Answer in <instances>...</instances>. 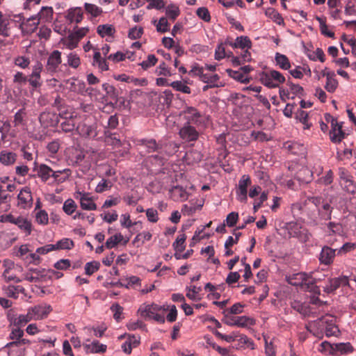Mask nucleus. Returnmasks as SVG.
<instances>
[{
	"label": "nucleus",
	"instance_id": "obj_1",
	"mask_svg": "<svg viewBox=\"0 0 356 356\" xmlns=\"http://www.w3.org/2000/svg\"><path fill=\"white\" fill-rule=\"evenodd\" d=\"M305 205V214L309 225L316 226L331 219L334 208L330 200H325L321 195L308 196Z\"/></svg>",
	"mask_w": 356,
	"mask_h": 356
},
{
	"label": "nucleus",
	"instance_id": "obj_2",
	"mask_svg": "<svg viewBox=\"0 0 356 356\" xmlns=\"http://www.w3.org/2000/svg\"><path fill=\"white\" fill-rule=\"evenodd\" d=\"M321 279L316 273L307 274L306 273H297L288 277V282L293 286H299L302 289L312 292L314 294L320 293V289L316 285Z\"/></svg>",
	"mask_w": 356,
	"mask_h": 356
},
{
	"label": "nucleus",
	"instance_id": "obj_3",
	"mask_svg": "<svg viewBox=\"0 0 356 356\" xmlns=\"http://www.w3.org/2000/svg\"><path fill=\"white\" fill-rule=\"evenodd\" d=\"M136 144L144 147L149 153L154 152H158V154L152 156V161H155L159 165H163L165 163L166 160L165 157L163 155H160L161 140L156 143L154 139L142 138L137 139Z\"/></svg>",
	"mask_w": 356,
	"mask_h": 356
},
{
	"label": "nucleus",
	"instance_id": "obj_4",
	"mask_svg": "<svg viewBox=\"0 0 356 356\" xmlns=\"http://www.w3.org/2000/svg\"><path fill=\"white\" fill-rule=\"evenodd\" d=\"M261 82L269 88H278L280 84L285 82L286 79L280 72L275 70H269L264 72L260 75Z\"/></svg>",
	"mask_w": 356,
	"mask_h": 356
},
{
	"label": "nucleus",
	"instance_id": "obj_5",
	"mask_svg": "<svg viewBox=\"0 0 356 356\" xmlns=\"http://www.w3.org/2000/svg\"><path fill=\"white\" fill-rule=\"evenodd\" d=\"M182 115L185 120L184 124L195 126L197 128L203 127L205 124L206 121L204 116L194 107H186L182 111Z\"/></svg>",
	"mask_w": 356,
	"mask_h": 356
},
{
	"label": "nucleus",
	"instance_id": "obj_6",
	"mask_svg": "<svg viewBox=\"0 0 356 356\" xmlns=\"http://www.w3.org/2000/svg\"><path fill=\"white\" fill-rule=\"evenodd\" d=\"M314 325L323 331L327 337L337 336L339 330L335 324V319L331 316H325L314 321Z\"/></svg>",
	"mask_w": 356,
	"mask_h": 356
},
{
	"label": "nucleus",
	"instance_id": "obj_7",
	"mask_svg": "<svg viewBox=\"0 0 356 356\" xmlns=\"http://www.w3.org/2000/svg\"><path fill=\"white\" fill-rule=\"evenodd\" d=\"M16 257L20 258L25 264L38 265L41 262L40 257L30 250L29 244L21 245L15 254Z\"/></svg>",
	"mask_w": 356,
	"mask_h": 356
},
{
	"label": "nucleus",
	"instance_id": "obj_8",
	"mask_svg": "<svg viewBox=\"0 0 356 356\" xmlns=\"http://www.w3.org/2000/svg\"><path fill=\"white\" fill-rule=\"evenodd\" d=\"M178 134L180 138L186 143L195 142L200 136L199 128L186 124H183L179 128Z\"/></svg>",
	"mask_w": 356,
	"mask_h": 356
},
{
	"label": "nucleus",
	"instance_id": "obj_9",
	"mask_svg": "<svg viewBox=\"0 0 356 356\" xmlns=\"http://www.w3.org/2000/svg\"><path fill=\"white\" fill-rule=\"evenodd\" d=\"M30 341L28 339H22V340L15 341L8 343L6 348H8V356H25L26 355V345L29 344Z\"/></svg>",
	"mask_w": 356,
	"mask_h": 356
},
{
	"label": "nucleus",
	"instance_id": "obj_10",
	"mask_svg": "<svg viewBox=\"0 0 356 356\" xmlns=\"http://www.w3.org/2000/svg\"><path fill=\"white\" fill-rule=\"evenodd\" d=\"M65 86L67 90L81 95H90L92 90V88H87L83 81L74 78L67 79L65 81Z\"/></svg>",
	"mask_w": 356,
	"mask_h": 356
},
{
	"label": "nucleus",
	"instance_id": "obj_11",
	"mask_svg": "<svg viewBox=\"0 0 356 356\" xmlns=\"http://www.w3.org/2000/svg\"><path fill=\"white\" fill-rule=\"evenodd\" d=\"M350 286L349 280L347 276H342L329 279L323 286V291L326 293L334 292L339 287Z\"/></svg>",
	"mask_w": 356,
	"mask_h": 356
},
{
	"label": "nucleus",
	"instance_id": "obj_12",
	"mask_svg": "<svg viewBox=\"0 0 356 356\" xmlns=\"http://www.w3.org/2000/svg\"><path fill=\"white\" fill-rule=\"evenodd\" d=\"M54 14L53 8L51 6H43L41 8L40 12L33 16L29 22H33L32 29H36L40 22H50L52 19Z\"/></svg>",
	"mask_w": 356,
	"mask_h": 356
},
{
	"label": "nucleus",
	"instance_id": "obj_13",
	"mask_svg": "<svg viewBox=\"0 0 356 356\" xmlns=\"http://www.w3.org/2000/svg\"><path fill=\"white\" fill-rule=\"evenodd\" d=\"M61 62V52L58 50L53 51L47 58L46 71L50 74L56 72Z\"/></svg>",
	"mask_w": 356,
	"mask_h": 356
},
{
	"label": "nucleus",
	"instance_id": "obj_14",
	"mask_svg": "<svg viewBox=\"0 0 356 356\" xmlns=\"http://www.w3.org/2000/svg\"><path fill=\"white\" fill-rule=\"evenodd\" d=\"M251 180L248 175H244L238 181L236 189L237 199L241 202L247 201L248 187L250 185Z\"/></svg>",
	"mask_w": 356,
	"mask_h": 356
},
{
	"label": "nucleus",
	"instance_id": "obj_15",
	"mask_svg": "<svg viewBox=\"0 0 356 356\" xmlns=\"http://www.w3.org/2000/svg\"><path fill=\"white\" fill-rule=\"evenodd\" d=\"M65 19L70 24H79L83 18V10L81 7H72L65 12Z\"/></svg>",
	"mask_w": 356,
	"mask_h": 356
},
{
	"label": "nucleus",
	"instance_id": "obj_16",
	"mask_svg": "<svg viewBox=\"0 0 356 356\" xmlns=\"http://www.w3.org/2000/svg\"><path fill=\"white\" fill-rule=\"evenodd\" d=\"M331 127L332 129L330 131L331 141L334 143H340L345 136L341 123H339L336 119H332Z\"/></svg>",
	"mask_w": 356,
	"mask_h": 356
},
{
	"label": "nucleus",
	"instance_id": "obj_17",
	"mask_svg": "<svg viewBox=\"0 0 356 356\" xmlns=\"http://www.w3.org/2000/svg\"><path fill=\"white\" fill-rule=\"evenodd\" d=\"M76 198L80 201L81 207L86 211H95L97 209V205L94 202L89 193L85 192H78Z\"/></svg>",
	"mask_w": 356,
	"mask_h": 356
},
{
	"label": "nucleus",
	"instance_id": "obj_18",
	"mask_svg": "<svg viewBox=\"0 0 356 356\" xmlns=\"http://www.w3.org/2000/svg\"><path fill=\"white\" fill-rule=\"evenodd\" d=\"M43 70V65L41 63L37 62L32 68V72L29 76V83L33 88L41 86L40 74Z\"/></svg>",
	"mask_w": 356,
	"mask_h": 356
},
{
	"label": "nucleus",
	"instance_id": "obj_19",
	"mask_svg": "<svg viewBox=\"0 0 356 356\" xmlns=\"http://www.w3.org/2000/svg\"><path fill=\"white\" fill-rule=\"evenodd\" d=\"M18 205L22 209L30 207L33 203V197L29 188H23L17 195Z\"/></svg>",
	"mask_w": 356,
	"mask_h": 356
},
{
	"label": "nucleus",
	"instance_id": "obj_20",
	"mask_svg": "<svg viewBox=\"0 0 356 356\" xmlns=\"http://www.w3.org/2000/svg\"><path fill=\"white\" fill-rule=\"evenodd\" d=\"M179 148V145L175 141L166 139L161 140L160 155L170 156L175 154Z\"/></svg>",
	"mask_w": 356,
	"mask_h": 356
},
{
	"label": "nucleus",
	"instance_id": "obj_21",
	"mask_svg": "<svg viewBox=\"0 0 356 356\" xmlns=\"http://www.w3.org/2000/svg\"><path fill=\"white\" fill-rule=\"evenodd\" d=\"M168 309V307H165V305L159 306L156 304H152L140 307L138 311L142 316L151 319L156 313L161 310L167 311Z\"/></svg>",
	"mask_w": 356,
	"mask_h": 356
},
{
	"label": "nucleus",
	"instance_id": "obj_22",
	"mask_svg": "<svg viewBox=\"0 0 356 356\" xmlns=\"http://www.w3.org/2000/svg\"><path fill=\"white\" fill-rule=\"evenodd\" d=\"M336 255H337V249H332L329 246L325 245L322 248L319 255V261L321 264L330 265L333 262L334 258Z\"/></svg>",
	"mask_w": 356,
	"mask_h": 356
},
{
	"label": "nucleus",
	"instance_id": "obj_23",
	"mask_svg": "<svg viewBox=\"0 0 356 356\" xmlns=\"http://www.w3.org/2000/svg\"><path fill=\"white\" fill-rule=\"evenodd\" d=\"M31 308L35 316V321L46 318L52 311L51 307L47 304L37 305L31 307Z\"/></svg>",
	"mask_w": 356,
	"mask_h": 356
},
{
	"label": "nucleus",
	"instance_id": "obj_24",
	"mask_svg": "<svg viewBox=\"0 0 356 356\" xmlns=\"http://www.w3.org/2000/svg\"><path fill=\"white\" fill-rule=\"evenodd\" d=\"M323 75L325 76L327 79L325 88L329 92H334L338 86V81L335 79L334 72L328 71L327 69L325 68L323 71Z\"/></svg>",
	"mask_w": 356,
	"mask_h": 356
},
{
	"label": "nucleus",
	"instance_id": "obj_25",
	"mask_svg": "<svg viewBox=\"0 0 356 356\" xmlns=\"http://www.w3.org/2000/svg\"><path fill=\"white\" fill-rule=\"evenodd\" d=\"M76 130L78 133L83 137L95 138L97 135L95 124L81 123L77 126Z\"/></svg>",
	"mask_w": 356,
	"mask_h": 356
},
{
	"label": "nucleus",
	"instance_id": "obj_26",
	"mask_svg": "<svg viewBox=\"0 0 356 356\" xmlns=\"http://www.w3.org/2000/svg\"><path fill=\"white\" fill-rule=\"evenodd\" d=\"M233 320L232 323H227V325L239 327H248L255 324L254 319L247 316H236Z\"/></svg>",
	"mask_w": 356,
	"mask_h": 356
},
{
	"label": "nucleus",
	"instance_id": "obj_27",
	"mask_svg": "<svg viewBox=\"0 0 356 356\" xmlns=\"http://www.w3.org/2000/svg\"><path fill=\"white\" fill-rule=\"evenodd\" d=\"M225 43L233 48H241L242 49H250L252 42L248 36H239L236 38L235 42L226 41Z\"/></svg>",
	"mask_w": 356,
	"mask_h": 356
},
{
	"label": "nucleus",
	"instance_id": "obj_28",
	"mask_svg": "<svg viewBox=\"0 0 356 356\" xmlns=\"http://www.w3.org/2000/svg\"><path fill=\"white\" fill-rule=\"evenodd\" d=\"M3 290L7 296L15 299H17L20 293H23L25 291V289L23 286L19 285L15 286L12 284L4 286L3 287Z\"/></svg>",
	"mask_w": 356,
	"mask_h": 356
},
{
	"label": "nucleus",
	"instance_id": "obj_29",
	"mask_svg": "<svg viewBox=\"0 0 356 356\" xmlns=\"http://www.w3.org/2000/svg\"><path fill=\"white\" fill-rule=\"evenodd\" d=\"M106 346L101 343L97 340H94L92 342L84 346L86 353H103L106 350Z\"/></svg>",
	"mask_w": 356,
	"mask_h": 356
},
{
	"label": "nucleus",
	"instance_id": "obj_30",
	"mask_svg": "<svg viewBox=\"0 0 356 356\" xmlns=\"http://www.w3.org/2000/svg\"><path fill=\"white\" fill-rule=\"evenodd\" d=\"M334 353L333 355L338 356L341 355H346L353 351V346L349 343H334Z\"/></svg>",
	"mask_w": 356,
	"mask_h": 356
},
{
	"label": "nucleus",
	"instance_id": "obj_31",
	"mask_svg": "<svg viewBox=\"0 0 356 356\" xmlns=\"http://www.w3.org/2000/svg\"><path fill=\"white\" fill-rule=\"evenodd\" d=\"M17 154L13 152L2 150L0 152V162L4 165H11L15 163Z\"/></svg>",
	"mask_w": 356,
	"mask_h": 356
},
{
	"label": "nucleus",
	"instance_id": "obj_32",
	"mask_svg": "<svg viewBox=\"0 0 356 356\" xmlns=\"http://www.w3.org/2000/svg\"><path fill=\"white\" fill-rule=\"evenodd\" d=\"M72 170L70 168H65L61 170L54 171L51 174V177L57 183H63L71 175Z\"/></svg>",
	"mask_w": 356,
	"mask_h": 356
},
{
	"label": "nucleus",
	"instance_id": "obj_33",
	"mask_svg": "<svg viewBox=\"0 0 356 356\" xmlns=\"http://www.w3.org/2000/svg\"><path fill=\"white\" fill-rule=\"evenodd\" d=\"M14 225H16L21 230L24 231L26 235L31 234L32 225L29 220L22 216L16 217Z\"/></svg>",
	"mask_w": 356,
	"mask_h": 356
},
{
	"label": "nucleus",
	"instance_id": "obj_34",
	"mask_svg": "<svg viewBox=\"0 0 356 356\" xmlns=\"http://www.w3.org/2000/svg\"><path fill=\"white\" fill-rule=\"evenodd\" d=\"M220 79V76L216 74H205L202 76V79H200L202 82L209 84V86H214L216 88H219L223 86V84L220 82H218Z\"/></svg>",
	"mask_w": 356,
	"mask_h": 356
},
{
	"label": "nucleus",
	"instance_id": "obj_35",
	"mask_svg": "<svg viewBox=\"0 0 356 356\" xmlns=\"http://www.w3.org/2000/svg\"><path fill=\"white\" fill-rule=\"evenodd\" d=\"M92 65L98 67L101 71H107L108 65L105 58H102L99 51H95L93 56Z\"/></svg>",
	"mask_w": 356,
	"mask_h": 356
},
{
	"label": "nucleus",
	"instance_id": "obj_36",
	"mask_svg": "<svg viewBox=\"0 0 356 356\" xmlns=\"http://www.w3.org/2000/svg\"><path fill=\"white\" fill-rule=\"evenodd\" d=\"M276 65L282 70H288L291 67V63L286 56L276 53L275 56Z\"/></svg>",
	"mask_w": 356,
	"mask_h": 356
},
{
	"label": "nucleus",
	"instance_id": "obj_37",
	"mask_svg": "<svg viewBox=\"0 0 356 356\" xmlns=\"http://www.w3.org/2000/svg\"><path fill=\"white\" fill-rule=\"evenodd\" d=\"M52 169L46 164H40L38 167V175L44 182L47 181L51 177Z\"/></svg>",
	"mask_w": 356,
	"mask_h": 356
},
{
	"label": "nucleus",
	"instance_id": "obj_38",
	"mask_svg": "<svg viewBox=\"0 0 356 356\" xmlns=\"http://www.w3.org/2000/svg\"><path fill=\"white\" fill-rule=\"evenodd\" d=\"M265 15L278 25L284 24V19L281 15L273 8H268L265 11Z\"/></svg>",
	"mask_w": 356,
	"mask_h": 356
},
{
	"label": "nucleus",
	"instance_id": "obj_39",
	"mask_svg": "<svg viewBox=\"0 0 356 356\" xmlns=\"http://www.w3.org/2000/svg\"><path fill=\"white\" fill-rule=\"evenodd\" d=\"M186 290L187 291L186 297L192 300H200V293L202 291L201 286H196L195 285H191L186 286Z\"/></svg>",
	"mask_w": 356,
	"mask_h": 356
},
{
	"label": "nucleus",
	"instance_id": "obj_40",
	"mask_svg": "<svg viewBox=\"0 0 356 356\" xmlns=\"http://www.w3.org/2000/svg\"><path fill=\"white\" fill-rule=\"evenodd\" d=\"M97 32L101 37L104 38L113 35L115 30L111 24H102L97 26Z\"/></svg>",
	"mask_w": 356,
	"mask_h": 356
},
{
	"label": "nucleus",
	"instance_id": "obj_41",
	"mask_svg": "<svg viewBox=\"0 0 356 356\" xmlns=\"http://www.w3.org/2000/svg\"><path fill=\"white\" fill-rule=\"evenodd\" d=\"M124 237L121 233H117L109 237L105 243V247L107 249H112L117 245L122 242Z\"/></svg>",
	"mask_w": 356,
	"mask_h": 356
},
{
	"label": "nucleus",
	"instance_id": "obj_42",
	"mask_svg": "<svg viewBox=\"0 0 356 356\" xmlns=\"http://www.w3.org/2000/svg\"><path fill=\"white\" fill-rule=\"evenodd\" d=\"M53 245L55 247V250H71L74 246V243L70 238H64L53 244Z\"/></svg>",
	"mask_w": 356,
	"mask_h": 356
},
{
	"label": "nucleus",
	"instance_id": "obj_43",
	"mask_svg": "<svg viewBox=\"0 0 356 356\" xmlns=\"http://www.w3.org/2000/svg\"><path fill=\"white\" fill-rule=\"evenodd\" d=\"M84 8L86 13L93 17H98L102 13V9L92 3H85Z\"/></svg>",
	"mask_w": 356,
	"mask_h": 356
},
{
	"label": "nucleus",
	"instance_id": "obj_44",
	"mask_svg": "<svg viewBox=\"0 0 356 356\" xmlns=\"http://www.w3.org/2000/svg\"><path fill=\"white\" fill-rule=\"evenodd\" d=\"M228 75L233 78L234 79L241 82V83H248L249 79L245 76L244 74L241 71L233 70L231 69H227L226 70Z\"/></svg>",
	"mask_w": 356,
	"mask_h": 356
},
{
	"label": "nucleus",
	"instance_id": "obj_45",
	"mask_svg": "<svg viewBox=\"0 0 356 356\" xmlns=\"http://www.w3.org/2000/svg\"><path fill=\"white\" fill-rule=\"evenodd\" d=\"M54 114L49 111H44L39 116V121L42 126H51L53 122Z\"/></svg>",
	"mask_w": 356,
	"mask_h": 356
},
{
	"label": "nucleus",
	"instance_id": "obj_46",
	"mask_svg": "<svg viewBox=\"0 0 356 356\" xmlns=\"http://www.w3.org/2000/svg\"><path fill=\"white\" fill-rule=\"evenodd\" d=\"M165 14L170 19L175 20L179 15L180 10L177 5L172 3L166 7Z\"/></svg>",
	"mask_w": 356,
	"mask_h": 356
},
{
	"label": "nucleus",
	"instance_id": "obj_47",
	"mask_svg": "<svg viewBox=\"0 0 356 356\" xmlns=\"http://www.w3.org/2000/svg\"><path fill=\"white\" fill-rule=\"evenodd\" d=\"M67 64L74 69H76L81 64L79 56L75 52L70 53L67 56Z\"/></svg>",
	"mask_w": 356,
	"mask_h": 356
},
{
	"label": "nucleus",
	"instance_id": "obj_48",
	"mask_svg": "<svg viewBox=\"0 0 356 356\" xmlns=\"http://www.w3.org/2000/svg\"><path fill=\"white\" fill-rule=\"evenodd\" d=\"M185 159L188 163H197L201 161L202 155L200 152L197 150H191L186 153Z\"/></svg>",
	"mask_w": 356,
	"mask_h": 356
},
{
	"label": "nucleus",
	"instance_id": "obj_49",
	"mask_svg": "<svg viewBox=\"0 0 356 356\" xmlns=\"http://www.w3.org/2000/svg\"><path fill=\"white\" fill-rule=\"evenodd\" d=\"M318 350L324 355H333V353H334L333 352L334 350V343H330V342L325 341L319 345Z\"/></svg>",
	"mask_w": 356,
	"mask_h": 356
},
{
	"label": "nucleus",
	"instance_id": "obj_50",
	"mask_svg": "<svg viewBox=\"0 0 356 356\" xmlns=\"http://www.w3.org/2000/svg\"><path fill=\"white\" fill-rule=\"evenodd\" d=\"M356 248V243L352 242L345 243L340 248L337 249V255H344L348 252L355 250Z\"/></svg>",
	"mask_w": 356,
	"mask_h": 356
},
{
	"label": "nucleus",
	"instance_id": "obj_51",
	"mask_svg": "<svg viewBox=\"0 0 356 356\" xmlns=\"http://www.w3.org/2000/svg\"><path fill=\"white\" fill-rule=\"evenodd\" d=\"M29 322V319L26 318L24 314H19L10 318V323L16 327L24 326Z\"/></svg>",
	"mask_w": 356,
	"mask_h": 356
},
{
	"label": "nucleus",
	"instance_id": "obj_52",
	"mask_svg": "<svg viewBox=\"0 0 356 356\" xmlns=\"http://www.w3.org/2000/svg\"><path fill=\"white\" fill-rule=\"evenodd\" d=\"M77 206L72 199H67L65 201L63 209L67 215H72L76 210Z\"/></svg>",
	"mask_w": 356,
	"mask_h": 356
},
{
	"label": "nucleus",
	"instance_id": "obj_53",
	"mask_svg": "<svg viewBox=\"0 0 356 356\" xmlns=\"http://www.w3.org/2000/svg\"><path fill=\"white\" fill-rule=\"evenodd\" d=\"M99 267L100 264L98 261H93L88 262L85 265V273L87 275H92L93 273H95L99 269Z\"/></svg>",
	"mask_w": 356,
	"mask_h": 356
},
{
	"label": "nucleus",
	"instance_id": "obj_54",
	"mask_svg": "<svg viewBox=\"0 0 356 356\" xmlns=\"http://www.w3.org/2000/svg\"><path fill=\"white\" fill-rule=\"evenodd\" d=\"M170 86L177 91H180L186 94L191 93V88L181 81H176L170 83Z\"/></svg>",
	"mask_w": 356,
	"mask_h": 356
},
{
	"label": "nucleus",
	"instance_id": "obj_55",
	"mask_svg": "<svg viewBox=\"0 0 356 356\" xmlns=\"http://www.w3.org/2000/svg\"><path fill=\"white\" fill-rule=\"evenodd\" d=\"M35 220L40 225H47L49 222L47 212L45 210H39L35 214Z\"/></svg>",
	"mask_w": 356,
	"mask_h": 356
},
{
	"label": "nucleus",
	"instance_id": "obj_56",
	"mask_svg": "<svg viewBox=\"0 0 356 356\" xmlns=\"http://www.w3.org/2000/svg\"><path fill=\"white\" fill-rule=\"evenodd\" d=\"M158 59L154 54H149L147 56V58L145 60H143L140 63V65L144 70H147L148 68L154 66L157 63Z\"/></svg>",
	"mask_w": 356,
	"mask_h": 356
},
{
	"label": "nucleus",
	"instance_id": "obj_57",
	"mask_svg": "<svg viewBox=\"0 0 356 356\" xmlns=\"http://www.w3.org/2000/svg\"><path fill=\"white\" fill-rule=\"evenodd\" d=\"M61 129L65 132H70L74 129L75 123L72 116L69 119H65L60 124Z\"/></svg>",
	"mask_w": 356,
	"mask_h": 356
},
{
	"label": "nucleus",
	"instance_id": "obj_58",
	"mask_svg": "<svg viewBox=\"0 0 356 356\" xmlns=\"http://www.w3.org/2000/svg\"><path fill=\"white\" fill-rule=\"evenodd\" d=\"M196 14L199 18L206 22H209L211 20V15L209 10L205 7L199 8L196 11Z\"/></svg>",
	"mask_w": 356,
	"mask_h": 356
},
{
	"label": "nucleus",
	"instance_id": "obj_59",
	"mask_svg": "<svg viewBox=\"0 0 356 356\" xmlns=\"http://www.w3.org/2000/svg\"><path fill=\"white\" fill-rule=\"evenodd\" d=\"M111 183L105 179H102L95 188V191L102 193L111 188Z\"/></svg>",
	"mask_w": 356,
	"mask_h": 356
},
{
	"label": "nucleus",
	"instance_id": "obj_60",
	"mask_svg": "<svg viewBox=\"0 0 356 356\" xmlns=\"http://www.w3.org/2000/svg\"><path fill=\"white\" fill-rule=\"evenodd\" d=\"M14 63L22 69H26L30 64V60L25 56H17L15 58Z\"/></svg>",
	"mask_w": 356,
	"mask_h": 356
},
{
	"label": "nucleus",
	"instance_id": "obj_61",
	"mask_svg": "<svg viewBox=\"0 0 356 356\" xmlns=\"http://www.w3.org/2000/svg\"><path fill=\"white\" fill-rule=\"evenodd\" d=\"M169 30V24L165 17H161L156 24V31L160 33H165Z\"/></svg>",
	"mask_w": 356,
	"mask_h": 356
},
{
	"label": "nucleus",
	"instance_id": "obj_62",
	"mask_svg": "<svg viewBox=\"0 0 356 356\" xmlns=\"http://www.w3.org/2000/svg\"><path fill=\"white\" fill-rule=\"evenodd\" d=\"M186 236L185 234H181L177 236L176 241L173 243V246L175 248L179 251H182L185 248L184 243L186 241Z\"/></svg>",
	"mask_w": 356,
	"mask_h": 356
},
{
	"label": "nucleus",
	"instance_id": "obj_63",
	"mask_svg": "<svg viewBox=\"0 0 356 356\" xmlns=\"http://www.w3.org/2000/svg\"><path fill=\"white\" fill-rule=\"evenodd\" d=\"M148 221L155 223L159 220L158 211L154 208H149L145 211Z\"/></svg>",
	"mask_w": 356,
	"mask_h": 356
},
{
	"label": "nucleus",
	"instance_id": "obj_64",
	"mask_svg": "<svg viewBox=\"0 0 356 356\" xmlns=\"http://www.w3.org/2000/svg\"><path fill=\"white\" fill-rule=\"evenodd\" d=\"M156 74L159 76H170L172 73L164 62H162L156 70Z\"/></svg>",
	"mask_w": 356,
	"mask_h": 356
}]
</instances>
